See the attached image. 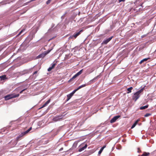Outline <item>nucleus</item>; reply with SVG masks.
<instances>
[{"label":"nucleus","instance_id":"1","mask_svg":"<svg viewBox=\"0 0 156 156\" xmlns=\"http://www.w3.org/2000/svg\"><path fill=\"white\" fill-rule=\"evenodd\" d=\"M144 89V87L133 94L132 98L135 101H136L140 98V94L143 91Z\"/></svg>","mask_w":156,"mask_h":156},{"label":"nucleus","instance_id":"2","mask_svg":"<svg viewBox=\"0 0 156 156\" xmlns=\"http://www.w3.org/2000/svg\"><path fill=\"white\" fill-rule=\"evenodd\" d=\"M19 94H10L7 95L5 96V100H7L12 98H15L19 96Z\"/></svg>","mask_w":156,"mask_h":156},{"label":"nucleus","instance_id":"3","mask_svg":"<svg viewBox=\"0 0 156 156\" xmlns=\"http://www.w3.org/2000/svg\"><path fill=\"white\" fill-rule=\"evenodd\" d=\"M51 50H48V51H44L43 53H42L41 54L39 55L37 57V58H43L45 56L48 54L50 52Z\"/></svg>","mask_w":156,"mask_h":156},{"label":"nucleus","instance_id":"4","mask_svg":"<svg viewBox=\"0 0 156 156\" xmlns=\"http://www.w3.org/2000/svg\"><path fill=\"white\" fill-rule=\"evenodd\" d=\"M94 79H95V78H94V79H93V80H90L88 83H87V84H83L82 85H81L80 86L77 88V89L78 90L79 89H80V88H82L83 87H85L86 86H87V85H89V84H90L91 83L94 82Z\"/></svg>","mask_w":156,"mask_h":156},{"label":"nucleus","instance_id":"5","mask_svg":"<svg viewBox=\"0 0 156 156\" xmlns=\"http://www.w3.org/2000/svg\"><path fill=\"white\" fill-rule=\"evenodd\" d=\"M119 115H117L114 117L112 119L110 120V122L111 123H113L115 122L120 117Z\"/></svg>","mask_w":156,"mask_h":156},{"label":"nucleus","instance_id":"6","mask_svg":"<svg viewBox=\"0 0 156 156\" xmlns=\"http://www.w3.org/2000/svg\"><path fill=\"white\" fill-rule=\"evenodd\" d=\"M112 37L113 36H112L110 37L107 38L106 39L104 40L103 41V43L105 44H107L108 42H109L112 39Z\"/></svg>","mask_w":156,"mask_h":156},{"label":"nucleus","instance_id":"7","mask_svg":"<svg viewBox=\"0 0 156 156\" xmlns=\"http://www.w3.org/2000/svg\"><path fill=\"white\" fill-rule=\"evenodd\" d=\"M61 119V117L56 116L53 118V120L55 122H56L60 120Z\"/></svg>","mask_w":156,"mask_h":156},{"label":"nucleus","instance_id":"8","mask_svg":"<svg viewBox=\"0 0 156 156\" xmlns=\"http://www.w3.org/2000/svg\"><path fill=\"white\" fill-rule=\"evenodd\" d=\"M94 70V69L93 68H90L88 69L87 70V73L88 74H90V73L93 72Z\"/></svg>","mask_w":156,"mask_h":156},{"label":"nucleus","instance_id":"9","mask_svg":"<svg viewBox=\"0 0 156 156\" xmlns=\"http://www.w3.org/2000/svg\"><path fill=\"white\" fill-rule=\"evenodd\" d=\"M50 100H49L48 101H47L45 104H44L40 108H42L43 107H45L46 106H47L50 102Z\"/></svg>","mask_w":156,"mask_h":156},{"label":"nucleus","instance_id":"10","mask_svg":"<svg viewBox=\"0 0 156 156\" xmlns=\"http://www.w3.org/2000/svg\"><path fill=\"white\" fill-rule=\"evenodd\" d=\"M50 100H49L48 101H47L45 104H44L40 108H42L43 107H45L46 106H47L50 102Z\"/></svg>","mask_w":156,"mask_h":156},{"label":"nucleus","instance_id":"11","mask_svg":"<svg viewBox=\"0 0 156 156\" xmlns=\"http://www.w3.org/2000/svg\"><path fill=\"white\" fill-rule=\"evenodd\" d=\"M82 31V30L80 31L79 32H78L76 33L75 34L73 35L72 37H73L75 38H76L80 33V32Z\"/></svg>","mask_w":156,"mask_h":156},{"label":"nucleus","instance_id":"12","mask_svg":"<svg viewBox=\"0 0 156 156\" xmlns=\"http://www.w3.org/2000/svg\"><path fill=\"white\" fill-rule=\"evenodd\" d=\"M133 89V87H130L127 89V91L128 92H127V94H129L131 92L132 90Z\"/></svg>","mask_w":156,"mask_h":156},{"label":"nucleus","instance_id":"13","mask_svg":"<svg viewBox=\"0 0 156 156\" xmlns=\"http://www.w3.org/2000/svg\"><path fill=\"white\" fill-rule=\"evenodd\" d=\"M149 154V153L144 152L143 154L141 155V156H148Z\"/></svg>","mask_w":156,"mask_h":156},{"label":"nucleus","instance_id":"14","mask_svg":"<svg viewBox=\"0 0 156 156\" xmlns=\"http://www.w3.org/2000/svg\"><path fill=\"white\" fill-rule=\"evenodd\" d=\"M72 96L73 95L70 93L69 94H68L67 96V101H69L71 98Z\"/></svg>","mask_w":156,"mask_h":156},{"label":"nucleus","instance_id":"15","mask_svg":"<svg viewBox=\"0 0 156 156\" xmlns=\"http://www.w3.org/2000/svg\"><path fill=\"white\" fill-rule=\"evenodd\" d=\"M138 120H137L133 124V125L131 127V129H133L136 126V124L137 123V122H138Z\"/></svg>","mask_w":156,"mask_h":156},{"label":"nucleus","instance_id":"16","mask_svg":"<svg viewBox=\"0 0 156 156\" xmlns=\"http://www.w3.org/2000/svg\"><path fill=\"white\" fill-rule=\"evenodd\" d=\"M148 105H146L144 106H142L140 107V109L141 110H143L147 108L148 107Z\"/></svg>","mask_w":156,"mask_h":156},{"label":"nucleus","instance_id":"17","mask_svg":"<svg viewBox=\"0 0 156 156\" xmlns=\"http://www.w3.org/2000/svg\"><path fill=\"white\" fill-rule=\"evenodd\" d=\"M25 134L23 133H21L20 135L18 137L16 138V139L17 140H19L20 138L22 137Z\"/></svg>","mask_w":156,"mask_h":156},{"label":"nucleus","instance_id":"18","mask_svg":"<svg viewBox=\"0 0 156 156\" xmlns=\"http://www.w3.org/2000/svg\"><path fill=\"white\" fill-rule=\"evenodd\" d=\"M32 129V127L28 129L26 131L23 132V133L25 134H26L28 133Z\"/></svg>","mask_w":156,"mask_h":156},{"label":"nucleus","instance_id":"19","mask_svg":"<svg viewBox=\"0 0 156 156\" xmlns=\"http://www.w3.org/2000/svg\"><path fill=\"white\" fill-rule=\"evenodd\" d=\"M5 78V76L4 75L0 76V79H1V80H4Z\"/></svg>","mask_w":156,"mask_h":156},{"label":"nucleus","instance_id":"20","mask_svg":"<svg viewBox=\"0 0 156 156\" xmlns=\"http://www.w3.org/2000/svg\"><path fill=\"white\" fill-rule=\"evenodd\" d=\"M83 70V69H82L80 71L77 73L76 74L78 76H79L82 73Z\"/></svg>","mask_w":156,"mask_h":156},{"label":"nucleus","instance_id":"21","mask_svg":"<svg viewBox=\"0 0 156 156\" xmlns=\"http://www.w3.org/2000/svg\"><path fill=\"white\" fill-rule=\"evenodd\" d=\"M78 90V89H77L74 90L70 94L73 96L74 94L75 93V92Z\"/></svg>","mask_w":156,"mask_h":156},{"label":"nucleus","instance_id":"22","mask_svg":"<svg viewBox=\"0 0 156 156\" xmlns=\"http://www.w3.org/2000/svg\"><path fill=\"white\" fill-rule=\"evenodd\" d=\"M78 90V89H77L74 90L70 94L73 96L74 94L75 93V92Z\"/></svg>","mask_w":156,"mask_h":156},{"label":"nucleus","instance_id":"23","mask_svg":"<svg viewBox=\"0 0 156 156\" xmlns=\"http://www.w3.org/2000/svg\"><path fill=\"white\" fill-rule=\"evenodd\" d=\"M78 90V89H77L74 90L70 94L73 96L74 94L75 93V92Z\"/></svg>","mask_w":156,"mask_h":156},{"label":"nucleus","instance_id":"24","mask_svg":"<svg viewBox=\"0 0 156 156\" xmlns=\"http://www.w3.org/2000/svg\"><path fill=\"white\" fill-rule=\"evenodd\" d=\"M103 150V149L101 148L100 151H99L98 154H100L101 153Z\"/></svg>","mask_w":156,"mask_h":156},{"label":"nucleus","instance_id":"25","mask_svg":"<svg viewBox=\"0 0 156 156\" xmlns=\"http://www.w3.org/2000/svg\"><path fill=\"white\" fill-rule=\"evenodd\" d=\"M151 115V114L150 113H147L144 116L145 117H147L150 116Z\"/></svg>","mask_w":156,"mask_h":156},{"label":"nucleus","instance_id":"26","mask_svg":"<svg viewBox=\"0 0 156 156\" xmlns=\"http://www.w3.org/2000/svg\"><path fill=\"white\" fill-rule=\"evenodd\" d=\"M56 65V64L55 63L52 64L51 67L52 69H53L54 67Z\"/></svg>","mask_w":156,"mask_h":156},{"label":"nucleus","instance_id":"27","mask_svg":"<svg viewBox=\"0 0 156 156\" xmlns=\"http://www.w3.org/2000/svg\"><path fill=\"white\" fill-rule=\"evenodd\" d=\"M84 150V149L83 148V147H82L80 148V149H79V152H81Z\"/></svg>","mask_w":156,"mask_h":156},{"label":"nucleus","instance_id":"28","mask_svg":"<svg viewBox=\"0 0 156 156\" xmlns=\"http://www.w3.org/2000/svg\"><path fill=\"white\" fill-rule=\"evenodd\" d=\"M78 76L76 74L75 75H74L72 78V79H74L76 78L77 76Z\"/></svg>","mask_w":156,"mask_h":156},{"label":"nucleus","instance_id":"29","mask_svg":"<svg viewBox=\"0 0 156 156\" xmlns=\"http://www.w3.org/2000/svg\"><path fill=\"white\" fill-rule=\"evenodd\" d=\"M78 76L76 74L75 75H74L72 78V79H74L76 78L77 76Z\"/></svg>","mask_w":156,"mask_h":156},{"label":"nucleus","instance_id":"30","mask_svg":"<svg viewBox=\"0 0 156 156\" xmlns=\"http://www.w3.org/2000/svg\"><path fill=\"white\" fill-rule=\"evenodd\" d=\"M52 68L51 67H50L48 69V71H50L52 70Z\"/></svg>","mask_w":156,"mask_h":156},{"label":"nucleus","instance_id":"31","mask_svg":"<svg viewBox=\"0 0 156 156\" xmlns=\"http://www.w3.org/2000/svg\"><path fill=\"white\" fill-rule=\"evenodd\" d=\"M52 0H48L46 2V4H49L50 3V2H51V1Z\"/></svg>","mask_w":156,"mask_h":156},{"label":"nucleus","instance_id":"32","mask_svg":"<svg viewBox=\"0 0 156 156\" xmlns=\"http://www.w3.org/2000/svg\"><path fill=\"white\" fill-rule=\"evenodd\" d=\"M148 58H144L143 59V62H144V61H147V60H148Z\"/></svg>","mask_w":156,"mask_h":156},{"label":"nucleus","instance_id":"33","mask_svg":"<svg viewBox=\"0 0 156 156\" xmlns=\"http://www.w3.org/2000/svg\"><path fill=\"white\" fill-rule=\"evenodd\" d=\"M23 31V30H22L21 31H20L17 36H19V35H20Z\"/></svg>","mask_w":156,"mask_h":156},{"label":"nucleus","instance_id":"34","mask_svg":"<svg viewBox=\"0 0 156 156\" xmlns=\"http://www.w3.org/2000/svg\"><path fill=\"white\" fill-rule=\"evenodd\" d=\"M125 0H119V3L121 2H124L125 1Z\"/></svg>","mask_w":156,"mask_h":156},{"label":"nucleus","instance_id":"35","mask_svg":"<svg viewBox=\"0 0 156 156\" xmlns=\"http://www.w3.org/2000/svg\"><path fill=\"white\" fill-rule=\"evenodd\" d=\"M87 144H85V145L84 147H83V148H84V149H85L87 148Z\"/></svg>","mask_w":156,"mask_h":156},{"label":"nucleus","instance_id":"36","mask_svg":"<svg viewBox=\"0 0 156 156\" xmlns=\"http://www.w3.org/2000/svg\"><path fill=\"white\" fill-rule=\"evenodd\" d=\"M87 144H85V145L84 147H83V148H84V149H85L87 148Z\"/></svg>","mask_w":156,"mask_h":156},{"label":"nucleus","instance_id":"37","mask_svg":"<svg viewBox=\"0 0 156 156\" xmlns=\"http://www.w3.org/2000/svg\"><path fill=\"white\" fill-rule=\"evenodd\" d=\"M87 144H85V145L84 147H83V148H84V149H85L87 148Z\"/></svg>","mask_w":156,"mask_h":156},{"label":"nucleus","instance_id":"38","mask_svg":"<svg viewBox=\"0 0 156 156\" xmlns=\"http://www.w3.org/2000/svg\"><path fill=\"white\" fill-rule=\"evenodd\" d=\"M143 60H141L140 62H139L140 64H141L143 62Z\"/></svg>","mask_w":156,"mask_h":156},{"label":"nucleus","instance_id":"39","mask_svg":"<svg viewBox=\"0 0 156 156\" xmlns=\"http://www.w3.org/2000/svg\"><path fill=\"white\" fill-rule=\"evenodd\" d=\"M106 147V145H105L103 146L102 147H101L103 149H104Z\"/></svg>","mask_w":156,"mask_h":156},{"label":"nucleus","instance_id":"40","mask_svg":"<svg viewBox=\"0 0 156 156\" xmlns=\"http://www.w3.org/2000/svg\"><path fill=\"white\" fill-rule=\"evenodd\" d=\"M37 71H35L33 73V75H34L35 74H36L37 73Z\"/></svg>","mask_w":156,"mask_h":156},{"label":"nucleus","instance_id":"41","mask_svg":"<svg viewBox=\"0 0 156 156\" xmlns=\"http://www.w3.org/2000/svg\"><path fill=\"white\" fill-rule=\"evenodd\" d=\"M26 89H23V90H22V91H23H23H24Z\"/></svg>","mask_w":156,"mask_h":156},{"label":"nucleus","instance_id":"42","mask_svg":"<svg viewBox=\"0 0 156 156\" xmlns=\"http://www.w3.org/2000/svg\"><path fill=\"white\" fill-rule=\"evenodd\" d=\"M23 92V91H22V90L20 92V93L21 94Z\"/></svg>","mask_w":156,"mask_h":156},{"label":"nucleus","instance_id":"43","mask_svg":"<svg viewBox=\"0 0 156 156\" xmlns=\"http://www.w3.org/2000/svg\"><path fill=\"white\" fill-rule=\"evenodd\" d=\"M62 149H63V148H61L60 149V150H62Z\"/></svg>","mask_w":156,"mask_h":156}]
</instances>
